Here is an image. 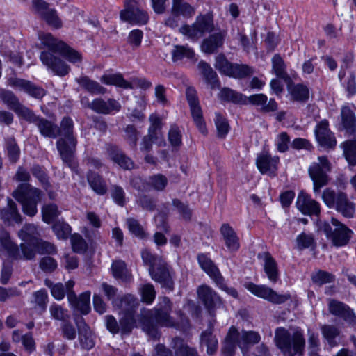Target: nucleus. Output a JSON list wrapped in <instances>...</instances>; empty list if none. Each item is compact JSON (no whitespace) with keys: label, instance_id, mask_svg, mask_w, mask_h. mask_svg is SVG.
<instances>
[{"label":"nucleus","instance_id":"obj_1","mask_svg":"<svg viewBox=\"0 0 356 356\" xmlns=\"http://www.w3.org/2000/svg\"><path fill=\"white\" fill-rule=\"evenodd\" d=\"M13 179L22 182L13 192V197L22 205L24 214L33 217L37 212V205L42 198V191L29 184L31 175L27 169L19 166Z\"/></svg>","mask_w":356,"mask_h":356},{"label":"nucleus","instance_id":"obj_2","mask_svg":"<svg viewBox=\"0 0 356 356\" xmlns=\"http://www.w3.org/2000/svg\"><path fill=\"white\" fill-rule=\"evenodd\" d=\"M171 302L168 298L164 297L160 307L154 309H143L140 312L139 320L143 330L154 339L159 337L160 334L157 325L163 327H176V323L170 316Z\"/></svg>","mask_w":356,"mask_h":356},{"label":"nucleus","instance_id":"obj_3","mask_svg":"<svg viewBox=\"0 0 356 356\" xmlns=\"http://www.w3.org/2000/svg\"><path fill=\"white\" fill-rule=\"evenodd\" d=\"M39 39L42 44L49 49V51H43L40 54V59L42 64L56 75L63 76L67 74L70 70V66L54 54L59 53L65 47V42L54 38L49 33H40Z\"/></svg>","mask_w":356,"mask_h":356},{"label":"nucleus","instance_id":"obj_4","mask_svg":"<svg viewBox=\"0 0 356 356\" xmlns=\"http://www.w3.org/2000/svg\"><path fill=\"white\" fill-rule=\"evenodd\" d=\"M277 347L284 356H302L305 346L303 331L296 328L291 331L278 327L275 332Z\"/></svg>","mask_w":356,"mask_h":356},{"label":"nucleus","instance_id":"obj_5","mask_svg":"<svg viewBox=\"0 0 356 356\" xmlns=\"http://www.w3.org/2000/svg\"><path fill=\"white\" fill-rule=\"evenodd\" d=\"M73 129L72 119L69 117L63 118L60 127H58V137L60 136L61 138L56 141V147L63 161L70 168L73 165L74 153L77 145V140L73 134Z\"/></svg>","mask_w":356,"mask_h":356},{"label":"nucleus","instance_id":"obj_6","mask_svg":"<svg viewBox=\"0 0 356 356\" xmlns=\"http://www.w3.org/2000/svg\"><path fill=\"white\" fill-rule=\"evenodd\" d=\"M260 340L261 336L257 332L242 330L239 332L232 326L225 339L222 351L225 356H232L238 346L242 353H245L250 346L258 343Z\"/></svg>","mask_w":356,"mask_h":356},{"label":"nucleus","instance_id":"obj_7","mask_svg":"<svg viewBox=\"0 0 356 356\" xmlns=\"http://www.w3.org/2000/svg\"><path fill=\"white\" fill-rule=\"evenodd\" d=\"M0 254L4 255L12 260H32L35 257V252L26 243L20 244V250L17 244L14 243L10 234L3 228H0Z\"/></svg>","mask_w":356,"mask_h":356},{"label":"nucleus","instance_id":"obj_8","mask_svg":"<svg viewBox=\"0 0 356 356\" xmlns=\"http://www.w3.org/2000/svg\"><path fill=\"white\" fill-rule=\"evenodd\" d=\"M322 199L329 208H334L343 217L353 218L355 213V204L343 192L335 193L330 188L323 191Z\"/></svg>","mask_w":356,"mask_h":356},{"label":"nucleus","instance_id":"obj_9","mask_svg":"<svg viewBox=\"0 0 356 356\" xmlns=\"http://www.w3.org/2000/svg\"><path fill=\"white\" fill-rule=\"evenodd\" d=\"M331 170L332 164L325 156H318L309 166L308 172L313 181L315 194L320 193L321 188L329 183L328 174Z\"/></svg>","mask_w":356,"mask_h":356},{"label":"nucleus","instance_id":"obj_10","mask_svg":"<svg viewBox=\"0 0 356 356\" xmlns=\"http://www.w3.org/2000/svg\"><path fill=\"white\" fill-rule=\"evenodd\" d=\"M214 29L211 15L207 14L196 17L192 25L184 24L179 28V32L191 41L196 42L203 35L212 32Z\"/></svg>","mask_w":356,"mask_h":356},{"label":"nucleus","instance_id":"obj_11","mask_svg":"<svg viewBox=\"0 0 356 356\" xmlns=\"http://www.w3.org/2000/svg\"><path fill=\"white\" fill-rule=\"evenodd\" d=\"M214 67L220 73L234 79H243L253 73L252 69L248 65L231 63L223 54L216 57Z\"/></svg>","mask_w":356,"mask_h":356},{"label":"nucleus","instance_id":"obj_12","mask_svg":"<svg viewBox=\"0 0 356 356\" xmlns=\"http://www.w3.org/2000/svg\"><path fill=\"white\" fill-rule=\"evenodd\" d=\"M331 224L334 227V229H332V226L328 222H325L322 225L321 229L326 236L331 239L333 244L336 246L346 245L351 238L352 230L334 218L331 219Z\"/></svg>","mask_w":356,"mask_h":356},{"label":"nucleus","instance_id":"obj_13","mask_svg":"<svg viewBox=\"0 0 356 356\" xmlns=\"http://www.w3.org/2000/svg\"><path fill=\"white\" fill-rule=\"evenodd\" d=\"M245 287L253 295L273 304H282L290 298L289 294H279L264 284L257 285L252 282H248L245 284Z\"/></svg>","mask_w":356,"mask_h":356},{"label":"nucleus","instance_id":"obj_14","mask_svg":"<svg viewBox=\"0 0 356 356\" xmlns=\"http://www.w3.org/2000/svg\"><path fill=\"white\" fill-rule=\"evenodd\" d=\"M186 96L196 127L202 134H206L207 132L206 124L202 117V111L195 89L188 87L186 90Z\"/></svg>","mask_w":356,"mask_h":356},{"label":"nucleus","instance_id":"obj_15","mask_svg":"<svg viewBox=\"0 0 356 356\" xmlns=\"http://www.w3.org/2000/svg\"><path fill=\"white\" fill-rule=\"evenodd\" d=\"M122 20L131 24H146L148 21L147 14L140 9L134 0H129L125 3V8L120 13Z\"/></svg>","mask_w":356,"mask_h":356},{"label":"nucleus","instance_id":"obj_16","mask_svg":"<svg viewBox=\"0 0 356 356\" xmlns=\"http://www.w3.org/2000/svg\"><path fill=\"white\" fill-rule=\"evenodd\" d=\"M149 272L152 279L163 287L170 290L173 289V273L163 260L154 268H149Z\"/></svg>","mask_w":356,"mask_h":356},{"label":"nucleus","instance_id":"obj_17","mask_svg":"<svg viewBox=\"0 0 356 356\" xmlns=\"http://www.w3.org/2000/svg\"><path fill=\"white\" fill-rule=\"evenodd\" d=\"M197 293L198 298L211 314L222 305L220 297L209 286L206 284L200 286L197 288Z\"/></svg>","mask_w":356,"mask_h":356},{"label":"nucleus","instance_id":"obj_18","mask_svg":"<svg viewBox=\"0 0 356 356\" xmlns=\"http://www.w3.org/2000/svg\"><path fill=\"white\" fill-rule=\"evenodd\" d=\"M74 322L79 332V340L82 348L90 350L95 345V337L84 318L81 316H74Z\"/></svg>","mask_w":356,"mask_h":356},{"label":"nucleus","instance_id":"obj_19","mask_svg":"<svg viewBox=\"0 0 356 356\" xmlns=\"http://www.w3.org/2000/svg\"><path fill=\"white\" fill-rule=\"evenodd\" d=\"M280 163L278 156H272L267 152H263L258 155L256 159V165L261 174L269 176H275Z\"/></svg>","mask_w":356,"mask_h":356},{"label":"nucleus","instance_id":"obj_20","mask_svg":"<svg viewBox=\"0 0 356 356\" xmlns=\"http://www.w3.org/2000/svg\"><path fill=\"white\" fill-rule=\"evenodd\" d=\"M88 107L97 113L108 115L119 112L121 109V104L112 98L107 100L102 98H96L88 104Z\"/></svg>","mask_w":356,"mask_h":356},{"label":"nucleus","instance_id":"obj_21","mask_svg":"<svg viewBox=\"0 0 356 356\" xmlns=\"http://www.w3.org/2000/svg\"><path fill=\"white\" fill-rule=\"evenodd\" d=\"M9 82L12 87L22 91L35 99H41L46 94L45 90L42 88L28 80L10 79Z\"/></svg>","mask_w":356,"mask_h":356},{"label":"nucleus","instance_id":"obj_22","mask_svg":"<svg viewBox=\"0 0 356 356\" xmlns=\"http://www.w3.org/2000/svg\"><path fill=\"white\" fill-rule=\"evenodd\" d=\"M329 312L339 318H343L351 325H356V316L350 308L343 302L336 300H330L328 304Z\"/></svg>","mask_w":356,"mask_h":356},{"label":"nucleus","instance_id":"obj_23","mask_svg":"<svg viewBox=\"0 0 356 356\" xmlns=\"http://www.w3.org/2000/svg\"><path fill=\"white\" fill-rule=\"evenodd\" d=\"M328 127L329 124L326 120L321 121L316 126L315 135L321 146L333 147L336 145L337 141Z\"/></svg>","mask_w":356,"mask_h":356},{"label":"nucleus","instance_id":"obj_24","mask_svg":"<svg viewBox=\"0 0 356 356\" xmlns=\"http://www.w3.org/2000/svg\"><path fill=\"white\" fill-rule=\"evenodd\" d=\"M67 296L70 305L74 309L79 311L84 315L90 312V292L89 291L82 293L79 297H76L74 291H70Z\"/></svg>","mask_w":356,"mask_h":356},{"label":"nucleus","instance_id":"obj_25","mask_svg":"<svg viewBox=\"0 0 356 356\" xmlns=\"http://www.w3.org/2000/svg\"><path fill=\"white\" fill-rule=\"evenodd\" d=\"M296 206L298 210L305 215L318 216L321 211L319 203L303 193H300L298 195Z\"/></svg>","mask_w":356,"mask_h":356},{"label":"nucleus","instance_id":"obj_26","mask_svg":"<svg viewBox=\"0 0 356 356\" xmlns=\"http://www.w3.org/2000/svg\"><path fill=\"white\" fill-rule=\"evenodd\" d=\"M258 258L262 260L264 272L272 283L277 282L279 278V271L276 261L268 252L259 254Z\"/></svg>","mask_w":356,"mask_h":356},{"label":"nucleus","instance_id":"obj_27","mask_svg":"<svg viewBox=\"0 0 356 356\" xmlns=\"http://www.w3.org/2000/svg\"><path fill=\"white\" fill-rule=\"evenodd\" d=\"M0 217L9 225L13 222L20 223L22 222V216L18 211L17 205L10 198H8L7 205L0 209Z\"/></svg>","mask_w":356,"mask_h":356},{"label":"nucleus","instance_id":"obj_28","mask_svg":"<svg viewBox=\"0 0 356 356\" xmlns=\"http://www.w3.org/2000/svg\"><path fill=\"white\" fill-rule=\"evenodd\" d=\"M40 233L38 227L34 224L25 225L18 233L19 238L29 247L37 242L39 239Z\"/></svg>","mask_w":356,"mask_h":356},{"label":"nucleus","instance_id":"obj_29","mask_svg":"<svg viewBox=\"0 0 356 356\" xmlns=\"http://www.w3.org/2000/svg\"><path fill=\"white\" fill-rule=\"evenodd\" d=\"M225 33L219 32L211 35L208 38L204 39L201 44V50L207 54L213 53L218 47L223 44Z\"/></svg>","mask_w":356,"mask_h":356},{"label":"nucleus","instance_id":"obj_30","mask_svg":"<svg viewBox=\"0 0 356 356\" xmlns=\"http://www.w3.org/2000/svg\"><path fill=\"white\" fill-rule=\"evenodd\" d=\"M220 232L229 250H238L240 247L239 240L233 228L228 224H223L220 228Z\"/></svg>","mask_w":356,"mask_h":356},{"label":"nucleus","instance_id":"obj_31","mask_svg":"<svg viewBox=\"0 0 356 356\" xmlns=\"http://www.w3.org/2000/svg\"><path fill=\"white\" fill-rule=\"evenodd\" d=\"M108 153L111 159L121 168L130 170L134 168V163L130 158L125 156L118 147H110Z\"/></svg>","mask_w":356,"mask_h":356},{"label":"nucleus","instance_id":"obj_32","mask_svg":"<svg viewBox=\"0 0 356 356\" xmlns=\"http://www.w3.org/2000/svg\"><path fill=\"white\" fill-rule=\"evenodd\" d=\"M35 124L43 136L51 138L58 137V126L47 119L39 117Z\"/></svg>","mask_w":356,"mask_h":356},{"label":"nucleus","instance_id":"obj_33","mask_svg":"<svg viewBox=\"0 0 356 356\" xmlns=\"http://www.w3.org/2000/svg\"><path fill=\"white\" fill-rule=\"evenodd\" d=\"M172 60L173 62L187 59L196 60L194 50L188 45H175L171 51Z\"/></svg>","mask_w":356,"mask_h":356},{"label":"nucleus","instance_id":"obj_34","mask_svg":"<svg viewBox=\"0 0 356 356\" xmlns=\"http://www.w3.org/2000/svg\"><path fill=\"white\" fill-rule=\"evenodd\" d=\"M197 67L206 82L209 84L212 88H218L220 87V83L216 73L207 63L202 60L198 63Z\"/></svg>","mask_w":356,"mask_h":356},{"label":"nucleus","instance_id":"obj_35","mask_svg":"<svg viewBox=\"0 0 356 356\" xmlns=\"http://www.w3.org/2000/svg\"><path fill=\"white\" fill-rule=\"evenodd\" d=\"M342 124L349 135L356 134V118L353 111L347 106L341 108Z\"/></svg>","mask_w":356,"mask_h":356},{"label":"nucleus","instance_id":"obj_36","mask_svg":"<svg viewBox=\"0 0 356 356\" xmlns=\"http://www.w3.org/2000/svg\"><path fill=\"white\" fill-rule=\"evenodd\" d=\"M87 180L90 188L97 195H103L106 193V184L99 175L90 171L87 175Z\"/></svg>","mask_w":356,"mask_h":356},{"label":"nucleus","instance_id":"obj_37","mask_svg":"<svg viewBox=\"0 0 356 356\" xmlns=\"http://www.w3.org/2000/svg\"><path fill=\"white\" fill-rule=\"evenodd\" d=\"M4 150L10 162L15 163L19 159L21 151L15 139L13 137H8L4 141Z\"/></svg>","mask_w":356,"mask_h":356},{"label":"nucleus","instance_id":"obj_38","mask_svg":"<svg viewBox=\"0 0 356 356\" xmlns=\"http://www.w3.org/2000/svg\"><path fill=\"white\" fill-rule=\"evenodd\" d=\"M197 260L202 269L215 282L222 275L219 269L214 265L212 261L204 254L197 257Z\"/></svg>","mask_w":356,"mask_h":356},{"label":"nucleus","instance_id":"obj_39","mask_svg":"<svg viewBox=\"0 0 356 356\" xmlns=\"http://www.w3.org/2000/svg\"><path fill=\"white\" fill-rule=\"evenodd\" d=\"M343 156L350 166L356 165V139L347 140L340 144Z\"/></svg>","mask_w":356,"mask_h":356},{"label":"nucleus","instance_id":"obj_40","mask_svg":"<svg viewBox=\"0 0 356 356\" xmlns=\"http://www.w3.org/2000/svg\"><path fill=\"white\" fill-rule=\"evenodd\" d=\"M138 304L137 298L131 294H127L123 298H120L114 307L120 309V312L123 314H134L135 309Z\"/></svg>","mask_w":356,"mask_h":356},{"label":"nucleus","instance_id":"obj_41","mask_svg":"<svg viewBox=\"0 0 356 356\" xmlns=\"http://www.w3.org/2000/svg\"><path fill=\"white\" fill-rule=\"evenodd\" d=\"M201 346L207 347V353L213 355L218 349V340L212 334L211 328L204 331L200 337Z\"/></svg>","mask_w":356,"mask_h":356},{"label":"nucleus","instance_id":"obj_42","mask_svg":"<svg viewBox=\"0 0 356 356\" xmlns=\"http://www.w3.org/2000/svg\"><path fill=\"white\" fill-rule=\"evenodd\" d=\"M112 273L115 278L124 282H129L131 279V274L128 270L126 264L121 260L115 261L111 266Z\"/></svg>","mask_w":356,"mask_h":356},{"label":"nucleus","instance_id":"obj_43","mask_svg":"<svg viewBox=\"0 0 356 356\" xmlns=\"http://www.w3.org/2000/svg\"><path fill=\"white\" fill-rule=\"evenodd\" d=\"M172 14L189 18L194 15L195 10L193 7L188 3L184 2L183 0H172Z\"/></svg>","mask_w":356,"mask_h":356},{"label":"nucleus","instance_id":"obj_44","mask_svg":"<svg viewBox=\"0 0 356 356\" xmlns=\"http://www.w3.org/2000/svg\"><path fill=\"white\" fill-rule=\"evenodd\" d=\"M220 97L223 100L232 102L234 104H247V97L242 93L233 90L228 88H224L220 90Z\"/></svg>","mask_w":356,"mask_h":356},{"label":"nucleus","instance_id":"obj_45","mask_svg":"<svg viewBox=\"0 0 356 356\" xmlns=\"http://www.w3.org/2000/svg\"><path fill=\"white\" fill-rule=\"evenodd\" d=\"M100 81L106 85H113L125 89L132 88L131 84L124 80L120 74H104Z\"/></svg>","mask_w":356,"mask_h":356},{"label":"nucleus","instance_id":"obj_46","mask_svg":"<svg viewBox=\"0 0 356 356\" xmlns=\"http://www.w3.org/2000/svg\"><path fill=\"white\" fill-rule=\"evenodd\" d=\"M77 82L81 87L92 94H104L106 91V88L98 82L91 80L87 76H82L78 79Z\"/></svg>","mask_w":356,"mask_h":356},{"label":"nucleus","instance_id":"obj_47","mask_svg":"<svg viewBox=\"0 0 356 356\" xmlns=\"http://www.w3.org/2000/svg\"><path fill=\"white\" fill-rule=\"evenodd\" d=\"M12 46L11 40H6L0 46V53L1 56L7 57L14 64L20 66L22 64V57L15 51L12 49H7V47Z\"/></svg>","mask_w":356,"mask_h":356},{"label":"nucleus","instance_id":"obj_48","mask_svg":"<svg viewBox=\"0 0 356 356\" xmlns=\"http://www.w3.org/2000/svg\"><path fill=\"white\" fill-rule=\"evenodd\" d=\"M173 348L175 350L176 356H197L194 348L189 347L178 337L173 339Z\"/></svg>","mask_w":356,"mask_h":356},{"label":"nucleus","instance_id":"obj_49","mask_svg":"<svg viewBox=\"0 0 356 356\" xmlns=\"http://www.w3.org/2000/svg\"><path fill=\"white\" fill-rule=\"evenodd\" d=\"M289 92L292 99L297 102H306L309 97V88L302 84H297L291 87Z\"/></svg>","mask_w":356,"mask_h":356},{"label":"nucleus","instance_id":"obj_50","mask_svg":"<svg viewBox=\"0 0 356 356\" xmlns=\"http://www.w3.org/2000/svg\"><path fill=\"white\" fill-rule=\"evenodd\" d=\"M120 332L122 334H129L133 328L136 326L134 314H123L120 320Z\"/></svg>","mask_w":356,"mask_h":356},{"label":"nucleus","instance_id":"obj_51","mask_svg":"<svg viewBox=\"0 0 356 356\" xmlns=\"http://www.w3.org/2000/svg\"><path fill=\"white\" fill-rule=\"evenodd\" d=\"M60 212L55 204L44 205L42 208V220L47 223L52 222Z\"/></svg>","mask_w":356,"mask_h":356},{"label":"nucleus","instance_id":"obj_52","mask_svg":"<svg viewBox=\"0 0 356 356\" xmlns=\"http://www.w3.org/2000/svg\"><path fill=\"white\" fill-rule=\"evenodd\" d=\"M69 62L79 65L82 61V56L81 53L71 48L65 43V47L59 52Z\"/></svg>","mask_w":356,"mask_h":356},{"label":"nucleus","instance_id":"obj_53","mask_svg":"<svg viewBox=\"0 0 356 356\" xmlns=\"http://www.w3.org/2000/svg\"><path fill=\"white\" fill-rule=\"evenodd\" d=\"M32 248L35 250V254L38 252L41 254H51L56 252V248L53 243L40 238L32 245Z\"/></svg>","mask_w":356,"mask_h":356},{"label":"nucleus","instance_id":"obj_54","mask_svg":"<svg viewBox=\"0 0 356 356\" xmlns=\"http://www.w3.org/2000/svg\"><path fill=\"white\" fill-rule=\"evenodd\" d=\"M168 184V179L161 174L151 176L147 180V184L156 191H163Z\"/></svg>","mask_w":356,"mask_h":356},{"label":"nucleus","instance_id":"obj_55","mask_svg":"<svg viewBox=\"0 0 356 356\" xmlns=\"http://www.w3.org/2000/svg\"><path fill=\"white\" fill-rule=\"evenodd\" d=\"M110 193L113 202L120 207H123L127 203L126 194L124 189L118 185H112L110 189Z\"/></svg>","mask_w":356,"mask_h":356},{"label":"nucleus","instance_id":"obj_56","mask_svg":"<svg viewBox=\"0 0 356 356\" xmlns=\"http://www.w3.org/2000/svg\"><path fill=\"white\" fill-rule=\"evenodd\" d=\"M322 334L331 346H336L335 338L339 334V330L334 325H325L321 327Z\"/></svg>","mask_w":356,"mask_h":356},{"label":"nucleus","instance_id":"obj_57","mask_svg":"<svg viewBox=\"0 0 356 356\" xmlns=\"http://www.w3.org/2000/svg\"><path fill=\"white\" fill-rule=\"evenodd\" d=\"M52 229L58 239H67L71 233L70 226L64 222H57L53 225Z\"/></svg>","mask_w":356,"mask_h":356},{"label":"nucleus","instance_id":"obj_58","mask_svg":"<svg viewBox=\"0 0 356 356\" xmlns=\"http://www.w3.org/2000/svg\"><path fill=\"white\" fill-rule=\"evenodd\" d=\"M42 18L48 25L54 29H59L62 26V22L58 17L55 9L50 8L46 13H44Z\"/></svg>","mask_w":356,"mask_h":356},{"label":"nucleus","instance_id":"obj_59","mask_svg":"<svg viewBox=\"0 0 356 356\" xmlns=\"http://www.w3.org/2000/svg\"><path fill=\"white\" fill-rule=\"evenodd\" d=\"M214 122L217 129L218 136L220 138L225 137L229 129L227 120L220 113H216Z\"/></svg>","mask_w":356,"mask_h":356},{"label":"nucleus","instance_id":"obj_60","mask_svg":"<svg viewBox=\"0 0 356 356\" xmlns=\"http://www.w3.org/2000/svg\"><path fill=\"white\" fill-rule=\"evenodd\" d=\"M51 316L58 321H66L69 317L68 311L58 304H53L49 307Z\"/></svg>","mask_w":356,"mask_h":356},{"label":"nucleus","instance_id":"obj_61","mask_svg":"<svg viewBox=\"0 0 356 356\" xmlns=\"http://www.w3.org/2000/svg\"><path fill=\"white\" fill-rule=\"evenodd\" d=\"M297 247L299 250H303L312 247L314 244V238L312 234L302 232L296 238Z\"/></svg>","mask_w":356,"mask_h":356},{"label":"nucleus","instance_id":"obj_62","mask_svg":"<svg viewBox=\"0 0 356 356\" xmlns=\"http://www.w3.org/2000/svg\"><path fill=\"white\" fill-rule=\"evenodd\" d=\"M142 300L147 304H151L156 296V291L152 284H146L140 289Z\"/></svg>","mask_w":356,"mask_h":356},{"label":"nucleus","instance_id":"obj_63","mask_svg":"<svg viewBox=\"0 0 356 356\" xmlns=\"http://www.w3.org/2000/svg\"><path fill=\"white\" fill-rule=\"evenodd\" d=\"M272 68L276 76L284 78L286 76V67L280 55L275 54L272 58Z\"/></svg>","mask_w":356,"mask_h":356},{"label":"nucleus","instance_id":"obj_64","mask_svg":"<svg viewBox=\"0 0 356 356\" xmlns=\"http://www.w3.org/2000/svg\"><path fill=\"white\" fill-rule=\"evenodd\" d=\"M44 283L47 286L51 289V293L55 299L60 300L65 297V290L63 284L57 283L53 284V283L47 279L45 280Z\"/></svg>","mask_w":356,"mask_h":356}]
</instances>
